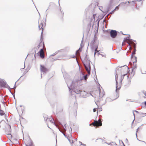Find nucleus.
I'll list each match as a JSON object with an SVG mask.
<instances>
[{"label":"nucleus","instance_id":"7","mask_svg":"<svg viewBox=\"0 0 146 146\" xmlns=\"http://www.w3.org/2000/svg\"><path fill=\"white\" fill-rule=\"evenodd\" d=\"M117 31L115 30H111L110 32V35L111 37L113 38H115L117 36Z\"/></svg>","mask_w":146,"mask_h":146},{"label":"nucleus","instance_id":"22","mask_svg":"<svg viewBox=\"0 0 146 146\" xmlns=\"http://www.w3.org/2000/svg\"><path fill=\"white\" fill-rule=\"evenodd\" d=\"M97 109L96 108H94L93 110L94 112H95L96 111Z\"/></svg>","mask_w":146,"mask_h":146},{"label":"nucleus","instance_id":"6","mask_svg":"<svg viewBox=\"0 0 146 146\" xmlns=\"http://www.w3.org/2000/svg\"><path fill=\"white\" fill-rule=\"evenodd\" d=\"M40 68L41 72H42L45 73L48 72V69L44 66L42 65H40Z\"/></svg>","mask_w":146,"mask_h":146},{"label":"nucleus","instance_id":"20","mask_svg":"<svg viewBox=\"0 0 146 146\" xmlns=\"http://www.w3.org/2000/svg\"><path fill=\"white\" fill-rule=\"evenodd\" d=\"M136 67H137V66H136V63H135V64H133V68H136Z\"/></svg>","mask_w":146,"mask_h":146},{"label":"nucleus","instance_id":"2","mask_svg":"<svg viewBox=\"0 0 146 146\" xmlns=\"http://www.w3.org/2000/svg\"><path fill=\"white\" fill-rule=\"evenodd\" d=\"M84 65L85 68L88 72V74L89 75L90 74V71L91 70L90 62L87 59L86 57L84 60L83 61Z\"/></svg>","mask_w":146,"mask_h":146},{"label":"nucleus","instance_id":"27","mask_svg":"<svg viewBox=\"0 0 146 146\" xmlns=\"http://www.w3.org/2000/svg\"><path fill=\"white\" fill-rule=\"evenodd\" d=\"M8 135H9L11 136V134H8Z\"/></svg>","mask_w":146,"mask_h":146},{"label":"nucleus","instance_id":"13","mask_svg":"<svg viewBox=\"0 0 146 146\" xmlns=\"http://www.w3.org/2000/svg\"><path fill=\"white\" fill-rule=\"evenodd\" d=\"M4 84L5 83H4L2 80L0 79V85L1 86H4Z\"/></svg>","mask_w":146,"mask_h":146},{"label":"nucleus","instance_id":"3","mask_svg":"<svg viewBox=\"0 0 146 146\" xmlns=\"http://www.w3.org/2000/svg\"><path fill=\"white\" fill-rule=\"evenodd\" d=\"M93 125L94 126L98 127L102 125V123L100 119H99L98 121H94V122L90 124V125Z\"/></svg>","mask_w":146,"mask_h":146},{"label":"nucleus","instance_id":"16","mask_svg":"<svg viewBox=\"0 0 146 146\" xmlns=\"http://www.w3.org/2000/svg\"><path fill=\"white\" fill-rule=\"evenodd\" d=\"M74 92H75V93H77V94H79L80 93L81 91L80 90H74Z\"/></svg>","mask_w":146,"mask_h":146},{"label":"nucleus","instance_id":"8","mask_svg":"<svg viewBox=\"0 0 146 146\" xmlns=\"http://www.w3.org/2000/svg\"><path fill=\"white\" fill-rule=\"evenodd\" d=\"M72 146H79L80 145H81V143L80 142L76 140H74V141L72 140Z\"/></svg>","mask_w":146,"mask_h":146},{"label":"nucleus","instance_id":"15","mask_svg":"<svg viewBox=\"0 0 146 146\" xmlns=\"http://www.w3.org/2000/svg\"><path fill=\"white\" fill-rule=\"evenodd\" d=\"M104 95V94L103 93H102V92L100 91V93L99 94V95L100 97H102Z\"/></svg>","mask_w":146,"mask_h":146},{"label":"nucleus","instance_id":"4","mask_svg":"<svg viewBox=\"0 0 146 146\" xmlns=\"http://www.w3.org/2000/svg\"><path fill=\"white\" fill-rule=\"evenodd\" d=\"M45 25L46 24L43 21L40 20L39 21L38 27L39 29L42 30V33H43V29L45 27Z\"/></svg>","mask_w":146,"mask_h":146},{"label":"nucleus","instance_id":"26","mask_svg":"<svg viewBox=\"0 0 146 146\" xmlns=\"http://www.w3.org/2000/svg\"><path fill=\"white\" fill-rule=\"evenodd\" d=\"M145 106H146V102H145Z\"/></svg>","mask_w":146,"mask_h":146},{"label":"nucleus","instance_id":"21","mask_svg":"<svg viewBox=\"0 0 146 146\" xmlns=\"http://www.w3.org/2000/svg\"><path fill=\"white\" fill-rule=\"evenodd\" d=\"M141 72L142 74H145L146 73V71H144V70H142Z\"/></svg>","mask_w":146,"mask_h":146},{"label":"nucleus","instance_id":"24","mask_svg":"<svg viewBox=\"0 0 146 146\" xmlns=\"http://www.w3.org/2000/svg\"><path fill=\"white\" fill-rule=\"evenodd\" d=\"M144 94L145 95L144 97L146 98V92H144Z\"/></svg>","mask_w":146,"mask_h":146},{"label":"nucleus","instance_id":"5","mask_svg":"<svg viewBox=\"0 0 146 146\" xmlns=\"http://www.w3.org/2000/svg\"><path fill=\"white\" fill-rule=\"evenodd\" d=\"M46 121H47V123L49 125H54L55 124V123L54 122V119L52 117L47 118Z\"/></svg>","mask_w":146,"mask_h":146},{"label":"nucleus","instance_id":"11","mask_svg":"<svg viewBox=\"0 0 146 146\" xmlns=\"http://www.w3.org/2000/svg\"><path fill=\"white\" fill-rule=\"evenodd\" d=\"M131 62L133 63V64L136 63L137 62V58L136 57L134 56H131Z\"/></svg>","mask_w":146,"mask_h":146},{"label":"nucleus","instance_id":"25","mask_svg":"<svg viewBox=\"0 0 146 146\" xmlns=\"http://www.w3.org/2000/svg\"><path fill=\"white\" fill-rule=\"evenodd\" d=\"M135 54V52H133L132 53V55L131 56H133V54Z\"/></svg>","mask_w":146,"mask_h":146},{"label":"nucleus","instance_id":"18","mask_svg":"<svg viewBox=\"0 0 146 146\" xmlns=\"http://www.w3.org/2000/svg\"><path fill=\"white\" fill-rule=\"evenodd\" d=\"M98 48V46H97V47L96 48V49H95V52H94V54L95 55L96 53L97 52H98V50L97 49Z\"/></svg>","mask_w":146,"mask_h":146},{"label":"nucleus","instance_id":"12","mask_svg":"<svg viewBox=\"0 0 146 146\" xmlns=\"http://www.w3.org/2000/svg\"><path fill=\"white\" fill-rule=\"evenodd\" d=\"M33 145L31 141H28L27 142L26 146H32Z\"/></svg>","mask_w":146,"mask_h":146},{"label":"nucleus","instance_id":"9","mask_svg":"<svg viewBox=\"0 0 146 146\" xmlns=\"http://www.w3.org/2000/svg\"><path fill=\"white\" fill-rule=\"evenodd\" d=\"M38 54H39L40 57L42 58H44V54L43 48L41 49L40 51L38 52Z\"/></svg>","mask_w":146,"mask_h":146},{"label":"nucleus","instance_id":"19","mask_svg":"<svg viewBox=\"0 0 146 146\" xmlns=\"http://www.w3.org/2000/svg\"><path fill=\"white\" fill-rule=\"evenodd\" d=\"M87 76H88L87 75H86L85 76H84V78L85 80H86L87 79V78H88Z\"/></svg>","mask_w":146,"mask_h":146},{"label":"nucleus","instance_id":"10","mask_svg":"<svg viewBox=\"0 0 146 146\" xmlns=\"http://www.w3.org/2000/svg\"><path fill=\"white\" fill-rule=\"evenodd\" d=\"M41 42H40L39 44L37 46V47L38 48H39L40 47L42 46V48H44L45 47L44 42L43 41V39L42 38V37H41Z\"/></svg>","mask_w":146,"mask_h":146},{"label":"nucleus","instance_id":"1","mask_svg":"<svg viewBox=\"0 0 146 146\" xmlns=\"http://www.w3.org/2000/svg\"><path fill=\"white\" fill-rule=\"evenodd\" d=\"M115 80L116 82V91L117 92L116 94V97L115 98L116 99L119 96V93H118V90L120 89L121 87V82L122 80L121 79L119 81H118L117 79V75L116 74L115 76Z\"/></svg>","mask_w":146,"mask_h":146},{"label":"nucleus","instance_id":"17","mask_svg":"<svg viewBox=\"0 0 146 146\" xmlns=\"http://www.w3.org/2000/svg\"><path fill=\"white\" fill-rule=\"evenodd\" d=\"M5 114L4 112L3 111L0 110V114L1 115H3Z\"/></svg>","mask_w":146,"mask_h":146},{"label":"nucleus","instance_id":"14","mask_svg":"<svg viewBox=\"0 0 146 146\" xmlns=\"http://www.w3.org/2000/svg\"><path fill=\"white\" fill-rule=\"evenodd\" d=\"M81 49H80V48H79V49L76 51V55L78 56L79 55H80L79 52H81Z\"/></svg>","mask_w":146,"mask_h":146},{"label":"nucleus","instance_id":"23","mask_svg":"<svg viewBox=\"0 0 146 146\" xmlns=\"http://www.w3.org/2000/svg\"><path fill=\"white\" fill-rule=\"evenodd\" d=\"M144 143L146 144V143L145 141H142L141 142V144H143Z\"/></svg>","mask_w":146,"mask_h":146}]
</instances>
